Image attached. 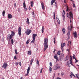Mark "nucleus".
<instances>
[{"label": "nucleus", "instance_id": "1", "mask_svg": "<svg viewBox=\"0 0 79 79\" xmlns=\"http://www.w3.org/2000/svg\"><path fill=\"white\" fill-rule=\"evenodd\" d=\"M48 40L44 39V51L45 52L47 48H48Z\"/></svg>", "mask_w": 79, "mask_h": 79}, {"label": "nucleus", "instance_id": "2", "mask_svg": "<svg viewBox=\"0 0 79 79\" xmlns=\"http://www.w3.org/2000/svg\"><path fill=\"white\" fill-rule=\"evenodd\" d=\"M37 37V34H33L32 35V38L33 40L31 41V43L34 44L35 42V37Z\"/></svg>", "mask_w": 79, "mask_h": 79}, {"label": "nucleus", "instance_id": "3", "mask_svg": "<svg viewBox=\"0 0 79 79\" xmlns=\"http://www.w3.org/2000/svg\"><path fill=\"white\" fill-rule=\"evenodd\" d=\"M15 34V33L13 31H11V34L10 35H9L8 36V37L9 38V40H11V39L13 38V36H14Z\"/></svg>", "mask_w": 79, "mask_h": 79}, {"label": "nucleus", "instance_id": "4", "mask_svg": "<svg viewBox=\"0 0 79 79\" xmlns=\"http://www.w3.org/2000/svg\"><path fill=\"white\" fill-rule=\"evenodd\" d=\"M69 14L67 13V16L68 18H73V13L71 12H69Z\"/></svg>", "mask_w": 79, "mask_h": 79}, {"label": "nucleus", "instance_id": "5", "mask_svg": "<svg viewBox=\"0 0 79 79\" xmlns=\"http://www.w3.org/2000/svg\"><path fill=\"white\" fill-rule=\"evenodd\" d=\"M31 30H29V29H28L26 31L25 33L26 34H27V35H29L30 34V33L31 32Z\"/></svg>", "mask_w": 79, "mask_h": 79}, {"label": "nucleus", "instance_id": "6", "mask_svg": "<svg viewBox=\"0 0 79 79\" xmlns=\"http://www.w3.org/2000/svg\"><path fill=\"white\" fill-rule=\"evenodd\" d=\"M21 27H19L18 29V34L19 35H21Z\"/></svg>", "mask_w": 79, "mask_h": 79}, {"label": "nucleus", "instance_id": "7", "mask_svg": "<svg viewBox=\"0 0 79 79\" xmlns=\"http://www.w3.org/2000/svg\"><path fill=\"white\" fill-rule=\"evenodd\" d=\"M30 69H31V67L29 66L27 69V74L25 75V76H28V74H29V73Z\"/></svg>", "mask_w": 79, "mask_h": 79}, {"label": "nucleus", "instance_id": "8", "mask_svg": "<svg viewBox=\"0 0 79 79\" xmlns=\"http://www.w3.org/2000/svg\"><path fill=\"white\" fill-rule=\"evenodd\" d=\"M7 66H8V64H7L6 63H4L2 66V67L3 68H4V69H6V67H7Z\"/></svg>", "mask_w": 79, "mask_h": 79}, {"label": "nucleus", "instance_id": "9", "mask_svg": "<svg viewBox=\"0 0 79 79\" xmlns=\"http://www.w3.org/2000/svg\"><path fill=\"white\" fill-rule=\"evenodd\" d=\"M58 64H56V65L54 67V70H56V69H60V66L58 67Z\"/></svg>", "mask_w": 79, "mask_h": 79}, {"label": "nucleus", "instance_id": "10", "mask_svg": "<svg viewBox=\"0 0 79 79\" xmlns=\"http://www.w3.org/2000/svg\"><path fill=\"white\" fill-rule=\"evenodd\" d=\"M67 35H68V39H70V37H71V35H70V31H69L67 34Z\"/></svg>", "mask_w": 79, "mask_h": 79}, {"label": "nucleus", "instance_id": "11", "mask_svg": "<svg viewBox=\"0 0 79 79\" xmlns=\"http://www.w3.org/2000/svg\"><path fill=\"white\" fill-rule=\"evenodd\" d=\"M72 60L73 59H72V57H71V56H70L69 60V61H70V64H71L72 66H73V62H72Z\"/></svg>", "mask_w": 79, "mask_h": 79}, {"label": "nucleus", "instance_id": "12", "mask_svg": "<svg viewBox=\"0 0 79 79\" xmlns=\"http://www.w3.org/2000/svg\"><path fill=\"white\" fill-rule=\"evenodd\" d=\"M41 5L42 9L43 10H45V6L44 5V3L43 2H41Z\"/></svg>", "mask_w": 79, "mask_h": 79}, {"label": "nucleus", "instance_id": "13", "mask_svg": "<svg viewBox=\"0 0 79 79\" xmlns=\"http://www.w3.org/2000/svg\"><path fill=\"white\" fill-rule=\"evenodd\" d=\"M73 36L75 38H77V33H76V32L75 31L74 33H73Z\"/></svg>", "mask_w": 79, "mask_h": 79}, {"label": "nucleus", "instance_id": "14", "mask_svg": "<svg viewBox=\"0 0 79 79\" xmlns=\"http://www.w3.org/2000/svg\"><path fill=\"white\" fill-rule=\"evenodd\" d=\"M8 17L9 19H11L12 18V15L11 14H8Z\"/></svg>", "mask_w": 79, "mask_h": 79}, {"label": "nucleus", "instance_id": "15", "mask_svg": "<svg viewBox=\"0 0 79 79\" xmlns=\"http://www.w3.org/2000/svg\"><path fill=\"white\" fill-rule=\"evenodd\" d=\"M49 73H52V67H49Z\"/></svg>", "mask_w": 79, "mask_h": 79}, {"label": "nucleus", "instance_id": "16", "mask_svg": "<svg viewBox=\"0 0 79 79\" xmlns=\"http://www.w3.org/2000/svg\"><path fill=\"white\" fill-rule=\"evenodd\" d=\"M62 31L64 34L65 33V32H66V29L64 28H63L62 29Z\"/></svg>", "mask_w": 79, "mask_h": 79}, {"label": "nucleus", "instance_id": "17", "mask_svg": "<svg viewBox=\"0 0 79 79\" xmlns=\"http://www.w3.org/2000/svg\"><path fill=\"white\" fill-rule=\"evenodd\" d=\"M60 56L61 58H64V54L63 53L60 54Z\"/></svg>", "mask_w": 79, "mask_h": 79}, {"label": "nucleus", "instance_id": "18", "mask_svg": "<svg viewBox=\"0 0 79 79\" xmlns=\"http://www.w3.org/2000/svg\"><path fill=\"white\" fill-rule=\"evenodd\" d=\"M55 0H52L51 2V4L52 5H53V4L54 3H55Z\"/></svg>", "mask_w": 79, "mask_h": 79}, {"label": "nucleus", "instance_id": "19", "mask_svg": "<svg viewBox=\"0 0 79 79\" xmlns=\"http://www.w3.org/2000/svg\"><path fill=\"white\" fill-rule=\"evenodd\" d=\"M32 15L34 17V18H35V13H34V11H33L32 12Z\"/></svg>", "mask_w": 79, "mask_h": 79}, {"label": "nucleus", "instance_id": "20", "mask_svg": "<svg viewBox=\"0 0 79 79\" xmlns=\"http://www.w3.org/2000/svg\"><path fill=\"white\" fill-rule=\"evenodd\" d=\"M70 11V9H69V7H68V6H67L66 7V11H69H69Z\"/></svg>", "mask_w": 79, "mask_h": 79}, {"label": "nucleus", "instance_id": "21", "mask_svg": "<svg viewBox=\"0 0 79 79\" xmlns=\"http://www.w3.org/2000/svg\"><path fill=\"white\" fill-rule=\"evenodd\" d=\"M70 27H71L70 31H71H71H72V30L73 29V24H70Z\"/></svg>", "mask_w": 79, "mask_h": 79}, {"label": "nucleus", "instance_id": "22", "mask_svg": "<svg viewBox=\"0 0 79 79\" xmlns=\"http://www.w3.org/2000/svg\"><path fill=\"white\" fill-rule=\"evenodd\" d=\"M33 61H34V58H33L32 59H31L30 61V64L31 65H32Z\"/></svg>", "mask_w": 79, "mask_h": 79}, {"label": "nucleus", "instance_id": "23", "mask_svg": "<svg viewBox=\"0 0 79 79\" xmlns=\"http://www.w3.org/2000/svg\"><path fill=\"white\" fill-rule=\"evenodd\" d=\"M23 8H25V7H26V2L25 1H24L23 3Z\"/></svg>", "mask_w": 79, "mask_h": 79}, {"label": "nucleus", "instance_id": "24", "mask_svg": "<svg viewBox=\"0 0 79 79\" xmlns=\"http://www.w3.org/2000/svg\"><path fill=\"white\" fill-rule=\"evenodd\" d=\"M33 5H34V2L33 1H31V7H33Z\"/></svg>", "mask_w": 79, "mask_h": 79}, {"label": "nucleus", "instance_id": "25", "mask_svg": "<svg viewBox=\"0 0 79 79\" xmlns=\"http://www.w3.org/2000/svg\"><path fill=\"white\" fill-rule=\"evenodd\" d=\"M57 55H60L61 54V51H58L57 52Z\"/></svg>", "mask_w": 79, "mask_h": 79}, {"label": "nucleus", "instance_id": "26", "mask_svg": "<svg viewBox=\"0 0 79 79\" xmlns=\"http://www.w3.org/2000/svg\"><path fill=\"white\" fill-rule=\"evenodd\" d=\"M27 24H29L30 23H29V19L27 18Z\"/></svg>", "mask_w": 79, "mask_h": 79}, {"label": "nucleus", "instance_id": "27", "mask_svg": "<svg viewBox=\"0 0 79 79\" xmlns=\"http://www.w3.org/2000/svg\"><path fill=\"white\" fill-rule=\"evenodd\" d=\"M44 26H42V29H41L42 33H44Z\"/></svg>", "mask_w": 79, "mask_h": 79}, {"label": "nucleus", "instance_id": "28", "mask_svg": "<svg viewBox=\"0 0 79 79\" xmlns=\"http://www.w3.org/2000/svg\"><path fill=\"white\" fill-rule=\"evenodd\" d=\"M66 45V44L65 43H64L63 44V43H61V46H63V47L65 46Z\"/></svg>", "mask_w": 79, "mask_h": 79}, {"label": "nucleus", "instance_id": "29", "mask_svg": "<svg viewBox=\"0 0 79 79\" xmlns=\"http://www.w3.org/2000/svg\"><path fill=\"white\" fill-rule=\"evenodd\" d=\"M28 54L29 55H31V51H28Z\"/></svg>", "mask_w": 79, "mask_h": 79}, {"label": "nucleus", "instance_id": "30", "mask_svg": "<svg viewBox=\"0 0 79 79\" xmlns=\"http://www.w3.org/2000/svg\"><path fill=\"white\" fill-rule=\"evenodd\" d=\"M36 64H37L38 66H39V61L38 60H36Z\"/></svg>", "mask_w": 79, "mask_h": 79}, {"label": "nucleus", "instance_id": "31", "mask_svg": "<svg viewBox=\"0 0 79 79\" xmlns=\"http://www.w3.org/2000/svg\"><path fill=\"white\" fill-rule=\"evenodd\" d=\"M54 58L55 59H56L58 58V56H57V55L56 54L54 56Z\"/></svg>", "mask_w": 79, "mask_h": 79}, {"label": "nucleus", "instance_id": "32", "mask_svg": "<svg viewBox=\"0 0 79 79\" xmlns=\"http://www.w3.org/2000/svg\"><path fill=\"white\" fill-rule=\"evenodd\" d=\"M11 42L12 44H14V41H13V39L11 40Z\"/></svg>", "mask_w": 79, "mask_h": 79}, {"label": "nucleus", "instance_id": "33", "mask_svg": "<svg viewBox=\"0 0 79 79\" xmlns=\"http://www.w3.org/2000/svg\"><path fill=\"white\" fill-rule=\"evenodd\" d=\"M5 10H3V12H2V15L3 16H5Z\"/></svg>", "mask_w": 79, "mask_h": 79}, {"label": "nucleus", "instance_id": "34", "mask_svg": "<svg viewBox=\"0 0 79 79\" xmlns=\"http://www.w3.org/2000/svg\"><path fill=\"white\" fill-rule=\"evenodd\" d=\"M29 40H30V39H28V40H27L26 42L27 44H28L29 43Z\"/></svg>", "mask_w": 79, "mask_h": 79}, {"label": "nucleus", "instance_id": "35", "mask_svg": "<svg viewBox=\"0 0 79 79\" xmlns=\"http://www.w3.org/2000/svg\"><path fill=\"white\" fill-rule=\"evenodd\" d=\"M15 54H17V55L18 54V53L17 52V49H15Z\"/></svg>", "mask_w": 79, "mask_h": 79}, {"label": "nucleus", "instance_id": "36", "mask_svg": "<svg viewBox=\"0 0 79 79\" xmlns=\"http://www.w3.org/2000/svg\"><path fill=\"white\" fill-rule=\"evenodd\" d=\"M67 66H69V61H68L67 63Z\"/></svg>", "mask_w": 79, "mask_h": 79}, {"label": "nucleus", "instance_id": "37", "mask_svg": "<svg viewBox=\"0 0 79 79\" xmlns=\"http://www.w3.org/2000/svg\"><path fill=\"white\" fill-rule=\"evenodd\" d=\"M73 59H76V58H75L76 56L75 55H74V54H73Z\"/></svg>", "mask_w": 79, "mask_h": 79}, {"label": "nucleus", "instance_id": "38", "mask_svg": "<svg viewBox=\"0 0 79 79\" xmlns=\"http://www.w3.org/2000/svg\"><path fill=\"white\" fill-rule=\"evenodd\" d=\"M53 14L54 16V17L53 18V19H55V12H53Z\"/></svg>", "mask_w": 79, "mask_h": 79}, {"label": "nucleus", "instance_id": "39", "mask_svg": "<svg viewBox=\"0 0 79 79\" xmlns=\"http://www.w3.org/2000/svg\"><path fill=\"white\" fill-rule=\"evenodd\" d=\"M63 46H61V49L62 50V52H63L64 51V49H63Z\"/></svg>", "mask_w": 79, "mask_h": 79}, {"label": "nucleus", "instance_id": "40", "mask_svg": "<svg viewBox=\"0 0 79 79\" xmlns=\"http://www.w3.org/2000/svg\"><path fill=\"white\" fill-rule=\"evenodd\" d=\"M49 65L50 67H52V62L50 63Z\"/></svg>", "mask_w": 79, "mask_h": 79}, {"label": "nucleus", "instance_id": "41", "mask_svg": "<svg viewBox=\"0 0 79 79\" xmlns=\"http://www.w3.org/2000/svg\"><path fill=\"white\" fill-rule=\"evenodd\" d=\"M24 8L25 11H27V8H26V7H24Z\"/></svg>", "mask_w": 79, "mask_h": 79}, {"label": "nucleus", "instance_id": "42", "mask_svg": "<svg viewBox=\"0 0 79 79\" xmlns=\"http://www.w3.org/2000/svg\"><path fill=\"white\" fill-rule=\"evenodd\" d=\"M62 17H63V20L64 21V19L65 18V17H64V15H62Z\"/></svg>", "mask_w": 79, "mask_h": 79}, {"label": "nucleus", "instance_id": "43", "mask_svg": "<svg viewBox=\"0 0 79 79\" xmlns=\"http://www.w3.org/2000/svg\"><path fill=\"white\" fill-rule=\"evenodd\" d=\"M58 20H57V21L58 24H60V20H59V19H58Z\"/></svg>", "mask_w": 79, "mask_h": 79}, {"label": "nucleus", "instance_id": "44", "mask_svg": "<svg viewBox=\"0 0 79 79\" xmlns=\"http://www.w3.org/2000/svg\"><path fill=\"white\" fill-rule=\"evenodd\" d=\"M18 64H19V63H18V62H16L15 63V65H16V66H18Z\"/></svg>", "mask_w": 79, "mask_h": 79}, {"label": "nucleus", "instance_id": "45", "mask_svg": "<svg viewBox=\"0 0 79 79\" xmlns=\"http://www.w3.org/2000/svg\"><path fill=\"white\" fill-rule=\"evenodd\" d=\"M63 75H64V73H61V76H63Z\"/></svg>", "mask_w": 79, "mask_h": 79}, {"label": "nucleus", "instance_id": "46", "mask_svg": "<svg viewBox=\"0 0 79 79\" xmlns=\"http://www.w3.org/2000/svg\"><path fill=\"white\" fill-rule=\"evenodd\" d=\"M14 60H16L17 59V58H16V56H14Z\"/></svg>", "mask_w": 79, "mask_h": 79}, {"label": "nucleus", "instance_id": "47", "mask_svg": "<svg viewBox=\"0 0 79 79\" xmlns=\"http://www.w3.org/2000/svg\"><path fill=\"white\" fill-rule=\"evenodd\" d=\"M54 43L55 44L56 43H55V38H54Z\"/></svg>", "mask_w": 79, "mask_h": 79}, {"label": "nucleus", "instance_id": "48", "mask_svg": "<svg viewBox=\"0 0 79 79\" xmlns=\"http://www.w3.org/2000/svg\"><path fill=\"white\" fill-rule=\"evenodd\" d=\"M75 60H76V61L75 62V63H77V62L78 61L76 59H75Z\"/></svg>", "mask_w": 79, "mask_h": 79}, {"label": "nucleus", "instance_id": "49", "mask_svg": "<svg viewBox=\"0 0 79 79\" xmlns=\"http://www.w3.org/2000/svg\"><path fill=\"white\" fill-rule=\"evenodd\" d=\"M19 64L20 66H21V62H19Z\"/></svg>", "mask_w": 79, "mask_h": 79}, {"label": "nucleus", "instance_id": "50", "mask_svg": "<svg viewBox=\"0 0 79 79\" xmlns=\"http://www.w3.org/2000/svg\"><path fill=\"white\" fill-rule=\"evenodd\" d=\"M56 79H61V78L59 77H57Z\"/></svg>", "mask_w": 79, "mask_h": 79}, {"label": "nucleus", "instance_id": "51", "mask_svg": "<svg viewBox=\"0 0 79 79\" xmlns=\"http://www.w3.org/2000/svg\"><path fill=\"white\" fill-rule=\"evenodd\" d=\"M42 69H43V68H42V69H41V70H40V73H42Z\"/></svg>", "mask_w": 79, "mask_h": 79}, {"label": "nucleus", "instance_id": "52", "mask_svg": "<svg viewBox=\"0 0 79 79\" xmlns=\"http://www.w3.org/2000/svg\"><path fill=\"white\" fill-rule=\"evenodd\" d=\"M55 6H56V7H57V3L56 2H55Z\"/></svg>", "mask_w": 79, "mask_h": 79}, {"label": "nucleus", "instance_id": "53", "mask_svg": "<svg viewBox=\"0 0 79 79\" xmlns=\"http://www.w3.org/2000/svg\"><path fill=\"white\" fill-rule=\"evenodd\" d=\"M66 59L65 60V61H67V60H68V56H66Z\"/></svg>", "mask_w": 79, "mask_h": 79}, {"label": "nucleus", "instance_id": "54", "mask_svg": "<svg viewBox=\"0 0 79 79\" xmlns=\"http://www.w3.org/2000/svg\"><path fill=\"white\" fill-rule=\"evenodd\" d=\"M63 11L64 14V15H65V11H64V10H63Z\"/></svg>", "mask_w": 79, "mask_h": 79}, {"label": "nucleus", "instance_id": "55", "mask_svg": "<svg viewBox=\"0 0 79 79\" xmlns=\"http://www.w3.org/2000/svg\"><path fill=\"white\" fill-rule=\"evenodd\" d=\"M71 75H72V76H73V75H74V74H73V73L72 72H71Z\"/></svg>", "mask_w": 79, "mask_h": 79}, {"label": "nucleus", "instance_id": "56", "mask_svg": "<svg viewBox=\"0 0 79 79\" xmlns=\"http://www.w3.org/2000/svg\"><path fill=\"white\" fill-rule=\"evenodd\" d=\"M73 7H76V6H75V4H73Z\"/></svg>", "mask_w": 79, "mask_h": 79}, {"label": "nucleus", "instance_id": "57", "mask_svg": "<svg viewBox=\"0 0 79 79\" xmlns=\"http://www.w3.org/2000/svg\"><path fill=\"white\" fill-rule=\"evenodd\" d=\"M76 76L77 78H79V77H78V76H77V74H76Z\"/></svg>", "mask_w": 79, "mask_h": 79}, {"label": "nucleus", "instance_id": "58", "mask_svg": "<svg viewBox=\"0 0 79 79\" xmlns=\"http://www.w3.org/2000/svg\"><path fill=\"white\" fill-rule=\"evenodd\" d=\"M28 9L29 10H31V7H29Z\"/></svg>", "mask_w": 79, "mask_h": 79}, {"label": "nucleus", "instance_id": "59", "mask_svg": "<svg viewBox=\"0 0 79 79\" xmlns=\"http://www.w3.org/2000/svg\"><path fill=\"white\" fill-rule=\"evenodd\" d=\"M16 3H15L14 4V6L15 7H16Z\"/></svg>", "mask_w": 79, "mask_h": 79}, {"label": "nucleus", "instance_id": "60", "mask_svg": "<svg viewBox=\"0 0 79 79\" xmlns=\"http://www.w3.org/2000/svg\"><path fill=\"white\" fill-rule=\"evenodd\" d=\"M56 59V60H57V61H58V57Z\"/></svg>", "mask_w": 79, "mask_h": 79}, {"label": "nucleus", "instance_id": "61", "mask_svg": "<svg viewBox=\"0 0 79 79\" xmlns=\"http://www.w3.org/2000/svg\"><path fill=\"white\" fill-rule=\"evenodd\" d=\"M73 75H71V74L70 75V76L71 77V78H72V76Z\"/></svg>", "mask_w": 79, "mask_h": 79}, {"label": "nucleus", "instance_id": "62", "mask_svg": "<svg viewBox=\"0 0 79 79\" xmlns=\"http://www.w3.org/2000/svg\"><path fill=\"white\" fill-rule=\"evenodd\" d=\"M73 76L74 77H76V76H75L74 74L73 75Z\"/></svg>", "mask_w": 79, "mask_h": 79}, {"label": "nucleus", "instance_id": "63", "mask_svg": "<svg viewBox=\"0 0 79 79\" xmlns=\"http://www.w3.org/2000/svg\"><path fill=\"white\" fill-rule=\"evenodd\" d=\"M55 49L53 51V53H55Z\"/></svg>", "mask_w": 79, "mask_h": 79}, {"label": "nucleus", "instance_id": "64", "mask_svg": "<svg viewBox=\"0 0 79 79\" xmlns=\"http://www.w3.org/2000/svg\"><path fill=\"white\" fill-rule=\"evenodd\" d=\"M20 79H23V77H21Z\"/></svg>", "mask_w": 79, "mask_h": 79}]
</instances>
